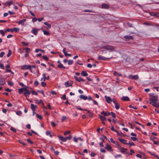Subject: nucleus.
I'll list each match as a JSON object with an SVG mask.
<instances>
[{
  "mask_svg": "<svg viewBox=\"0 0 159 159\" xmlns=\"http://www.w3.org/2000/svg\"><path fill=\"white\" fill-rule=\"evenodd\" d=\"M18 141H19V143H20L22 144L23 145H24V146L26 145V144L23 141H21V140H19Z\"/></svg>",
  "mask_w": 159,
  "mask_h": 159,
  "instance_id": "47",
  "label": "nucleus"
},
{
  "mask_svg": "<svg viewBox=\"0 0 159 159\" xmlns=\"http://www.w3.org/2000/svg\"><path fill=\"white\" fill-rule=\"evenodd\" d=\"M42 57L43 59H44L46 61H48V58L45 56H43Z\"/></svg>",
  "mask_w": 159,
  "mask_h": 159,
  "instance_id": "45",
  "label": "nucleus"
},
{
  "mask_svg": "<svg viewBox=\"0 0 159 159\" xmlns=\"http://www.w3.org/2000/svg\"><path fill=\"white\" fill-rule=\"evenodd\" d=\"M119 140L120 142L122 143H123L126 145H128L127 143H126L127 141L126 140H125L121 138H119Z\"/></svg>",
  "mask_w": 159,
  "mask_h": 159,
  "instance_id": "17",
  "label": "nucleus"
},
{
  "mask_svg": "<svg viewBox=\"0 0 159 159\" xmlns=\"http://www.w3.org/2000/svg\"><path fill=\"white\" fill-rule=\"evenodd\" d=\"M31 107L33 112H34V111H35V109L37 108V106L32 103L31 104Z\"/></svg>",
  "mask_w": 159,
  "mask_h": 159,
  "instance_id": "13",
  "label": "nucleus"
},
{
  "mask_svg": "<svg viewBox=\"0 0 159 159\" xmlns=\"http://www.w3.org/2000/svg\"><path fill=\"white\" fill-rule=\"evenodd\" d=\"M113 58L112 57H111L109 58L105 57L102 56H101L100 55H98V60H103L104 61L107 60L109 59L110 58Z\"/></svg>",
  "mask_w": 159,
  "mask_h": 159,
  "instance_id": "5",
  "label": "nucleus"
},
{
  "mask_svg": "<svg viewBox=\"0 0 159 159\" xmlns=\"http://www.w3.org/2000/svg\"><path fill=\"white\" fill-rule=\"evenodd\" d=\"M5 53L3 52H2L0 54V57H3V55H4Z\"/></svg>",
  "mask_w": 159,
  "mask_h": 159,
  "instance_id": "64",
  "label": "nucleus"
},
{
  "mask_svg": "<svg viewBox=\"0 0 159 159\" xmlns=\"http://www.w3.org/2000/svg\"><path fill=\"white\" fill-rule=\"evenodd\" d=\"M43 32L44 34L46 35H49L50 34L49 32L48 31H46L45 30H43Z\"/></svg>",
  "mask_w": 159,
  "mask_h": 159,
  "instance_id": "39",
  "label": "nucleus"
},
{
  "mask_svg": "<svg viewBox=\"0 0 159 159\" xmlns=\"http://www.w3.org/2000/svg\"><path fill=\"white\" fill-rule=\"evenodd\" d=\"M30 93V91H29V90L26 88L25 91L24 92V94L26 97V99L28 101H29V99L28 98L29 97V95Z\"/></svg>",
  "mask_w": 159,
  "mask_h": 159,
  "instance_id": "3",
  "label": "nucleus"
},
{
  "mask_svg": "<svg viewBox=\"0 0 159 159\" xmlns=\"http://www.w3.org/2000/svg\"><path fill=\"white\" fill-rule=\"evenodd\" d=\"M80 98L81 99H83L84 100H86L88 99L87 96H84L83 95H81L80 96Z\"/></svg>",
  "mask_w": 159,
  "mask_h": 159,
  "instance_id": "21",
  "label": "nucleus"
},
{
  "mask_svg": "<svg viewBox=\"0 0 159 159\" xmlns=\"http://www.w3.org/2000/svg\"><path fill=\"white\" fill-rule=\"evenodd\" d=\"M12 29H13V32L15 31L16 32H18L20 30V29L18 28H12Z\"/></svg>",
  "mask_w": 159,
  "mask_h": 159,
  "instance_id": "28",
  "label": "nucleus"
},
{
  "mask_svg": "<svg viewBox=\"0 0 159 159\" xmlns=\"http://www.w3.org/2000/svg\"><path fill=\"white\" fill-rule=\"evenodd\" d=\"M46 134L47 135H49V136L51 137H53V135H52V134H51V132L50 131H47L46 132Z\"/></svg>",
  "mask_w": 159,
  "mask_h": 159,
  "instance_id": "32",
  "label": "nucleus"
},
{
  "mask_svg": "<svg viewBox=\"0 0 159 159\" xmlns=\"http://www.w3.org/2000/svg\"><path fill=\"white\" fill-rule=\"evenodd\" d=\"M25 49L26 52L28 53L30 52V50L29 48H26Z\"/></svg>",
  "mask_w": 159,
  "mask_h": 159,
  "instance_id": "46",
  "label": "nucleus"
},
{
  "mask_svg": "<svg viewBox=\"0 0 159 159\" xmlns=\"http://www.w3.org/2000/svg\"><path fill=\"white\" fill-rule=\"evenodd\" d=\"M99 117L102 121L106 120V118L103 116L99 115Z\"/></svg>",
  "mask_w": 159,
  "mask_h": 159,
  "instance_id": "26",
  "label": "nucleus"
},
{
  "mask_svg": "<svg viewBox=\"0 0 159 159\" xmlns=\"http://www.w3.org/2000/svg\"><path fill=\"white\" fill-rule=\"evenodd\" d=\"M101 8L102 9H108L110 8V5L107 3H103L102 4Z\"/></svg>",
  "mask_w": 159,
  "mask_h": 159,
  "instance_id": "8",
  "label": "nucleus"
},
{
  "mask_svg": "<svg viewBox=\"0 0 159 159\" xmlns=\"http://www.w3.org/2000/svg\"><path fill=\"white\" fill-rule=\"evenodd\" d=\"M31 32L34 35H36L38 34V30L36 28H33L31 31Z\"/></svg>",
  "mask_w": 159,
  "mask_h": 159,
  "instance_id": "12",
  "label": "nucleus"
},
{
  "mask_svg": "<svg viewBox=\"0 0 159 159\" xmlns=\"http://www.w3.org/2000/svg\"><path fill=\"white\" fill-rule=\"evenodd\" d=\"M119 150L123 154H127L129 155H132V153H129V152H127V151L128 149L127 148H124L123 147L118 148Z\"/></svg>",
  "mask_w": 159,
  "mask_h": 159,
  "instance_id": "2",
  "label": "nucleus"
},
{
  "mask_svg": "<svg viewBox=\"0 0 159 159\" xmlns=\"http://www.w3.org/2000/svg\"><path fill=\"white\" fill-rule=\"evenodd\" d=\"M13 32V29H6L5 31V32Z\"/></svg>",
  "mask_w": 159,
  "mask_h": 159,
  "instance_id": "37",
  "label": "nucleus"
},
{
  "mask_svg": "<svg viewBox=\"0 0 159 159\" xmlns=\"http://www.w3.org/2000/svg\"><path fill=\"white\" fill-rule=\"evenodd\" d=\"M84 111H87L88 112V113H89V116L91 117H92L93 116V113L91 112H90V111L89 110H87V109H84Z\"/></svg>",
  "mask_w": 159,
  "mask_h": 159,
  "instance_id": "19",
  "label": "nucleus"
},
{
  "mask_svg": "<svg viewBox=\"0 0 159 159\" xmlns=\"http://www.w3.org/2000/svg\"><path fill=\"white\" fill-rule=\"evenodd\" d=\"M39 84V83L38 82V81L37 80H36L34 82V84L35 86H37Z\"/></svg>",
  "mask_w": 159,
  "mask_h": 159,
  "instance_id": "48",
  "label": "nucleus"
},
{
  "mask_svg": "<svg viewBox=\"0 0 159 159\" xmlns=\"http://www.w3.org/2000/svg\"><path fill=\"white\" fill-rule=\"evenodd\" d=\"M70 131H66L64 132V134L65 135H66L67 134H70Z\"/></svg>",
  "mask_w": 159,
  "mask_h": 159,
  "instance_id": "42",
  "label": "nucleus"
},
{
  "mask_svg": "<svg viewBox=\"0 0 159 159\" xmlns=\"http://www.w3.org/2000/svg\"><path fill=\"white\" fill-rule=\"evenodd\" d=\"M105 98L106 99L107 102L108 103H110L111 102H112V99L110 97H107V96H105Z\"/></svg>",
  "mask_w": 159,
  "mask_h": 159,
  "instance_id": "9",
  "label": "nucleus"
},
{
  "mask_svg": "<svg viewBox=\"0 0 159 159\" xmlns=\"http://www.w3.org/2000/svg\"><path fill=\"white\" fill-rule=\"evenodd\" d=\"M30 92V93H31L32 94V95H38V93L34 91H31Z\"/></svg>",
  "mask_w": 159,
  "mask_h": 159,
  "instance_id": "36",
  "label": "nucleus"
},
{
  "mask_svg": "<svg viewBox=\"0 0 159 159\" xmlns=\"http://www.w3.org/2000/svg\"><path fill=\"white\" fill-rule=\"evenodd\" d=\"M58 138L60 139L62 142H66V139L65 138H64L62 136H58Z\"/></svg>",
  "mask_w": 159,
  "mask_h": 159,
  "instance_id": "18",
  "label": "nucleus"
},
{
  "mask_svg": "<svg viewBox=\"0 0 159 159\" xmlns=\"http://www.w3.org/2000/svg\"><path fill=\"white\" fill-rule=\"evenodd\" d=\"M17 23L19 24H21L22 25H24V22L23 21L21 20H20L18 22H17Z\"/></svg>",
  "mask_w": 159,
  "mask_h": 159,
  "instance_id": "35",
  "label": "nucleus"
},
{
  "mask_svg": "<svg viewBox=\"0 0 159 159\" xmlns=\"http://www.w3.org/2000/svg\"><path fill=\"white\" fill-rule=\"evenodd\" d=\"M41 84L42 86L43 87H45L46 86V84L45 82H42Z\"/></svg>",
  "mask_w": 159,
  "mask_h": 159,
  "instance_id": "53",
  "label": "nucleus"
},
{
  "mask_svg": "<svg viewBox=\"0 0 159 159\" xmlns=\"http://www.w3.org/2000/svg\"><path fill=\"white\" fill-rule=\"evenodd\" d=\"M34 101L36 103L39 104L41 103V102H42V100L36 99L34 100Z\"/></svg>",
  "mask_w": 159,
  "mask_h": 159,
  "instance_id": "31",
  "label": "nucleus"
},
{
  "mask_svg": "<svg viewBox=\"0 0 159 159\" xmlns=\"http://www.w3.org/2000/svg\"><path fill=\"white\" fill-rule=\"evenodd\" d=\"M67 118L66 116H63L62 117V119H61V121L63 122L64 121L66 120Z\"/></svg>",
  "mask_w": 159,
  "mask_h": 159,
  "instance_id": "51",
  "label": "nucleus"
},
{
  "mask_svg": "<svg viewBox=\"0 0 159 159\" xmlns=\"http://www.w3.org/2000/svg\"><path fill=\"white\" fill-rule=\"evenodd\" d=\"M36 116L40 120H41L42 119V117L41 115H39L37 113H35Z\"/></svg>",
  "mask_w": 159,
  "mask_h": 159,
  "instance_id": "33",
  "label": "nucleus"
},
{
  "mask_svg": "<svg viewBox=\"0 0 159 159\" xmlns=\"http://www.w3.org/2000/svg\"><path fill=\"white\" fill-rule=\"evenodd\" d=\"M12 3H13V2L11 1H10L7 2L5 3V4H7V6H10L12 4Z\"/></svg>",
  "mask_w": 159,
  "mask_h": 159,
  "instance_id": "30",
  "label": "nucleus"
},
{
  "mask_svg": "<svg viewBox=\"0 0 159 159\" xmlns=\"http://www.w3.org/2000/svg\"><path fill=\"white\" fill-rule=\"evenodd\" d=\"M120 105L118 103L115 105V108L117 110H118L120 108Z\"/></svg>",
  "mask_w": 159,
  "mask_h": 159,
  "instance_id": "44",
  "label": "nucleus"
},
{
  "mask_svg": "<svg viewBox=\"0 0 159 159\" xmlns=\"http://www.w3.org/2000/svg\"><path fill=\"white\" fill-rule=\"evenodd\" d=\"M8 84L9 85L11 86H13L14 85L13 83L11 81H9L8 82Z\"/></svg>",
  "mask_w": 159,
  "mask_h": 159,
  "instance_id": "59",
  "label": "nucleus"
},
{
  "mask_svg": "<svg viewBox=\"0 0 159 159\" xmlns=\"http://www.w3.org/2000/svg\"><path fill=\"white\" fill-rule=\"evenodd\" d=\"M128 145L129 144L130 145H134L135 144L134 143L132 142H129V143H127Z\"/></svg>",
  "mask_w": 159,
  "mask_h": 159,
  "instance_id": "61",
  "label": "nucleus"
},
{
  "mask_svg": "<svg viewBox=\"0 0 159 159\" xmlns=\"http://www.w3.org/2000/svg\"><path fill=\"white\" fill-rule=\"evenodd\" d=\"M5 31L4 32L3 30H0V33L2 34V36H4L5 35Z\"/></svg>",
  "mask_w": 159,
  "mask_h": 159,
  "instance_id": "40",
  "label": "nucleus"
},
{
  "mask_svg": "<svg viewBox=\"0 0 159 159\" xmlns=\"http://www.w3.org/2000/svg\"><path fill=\"white\" fill-rule=\"evenodd\" d=\"M105 148L108 151L112 152L113 150L112 149V147L109 144H107L106 145V146L105 147Z\"/></svg>",
  "mask_w": 159,
  "mask_h": 159,
  "instance_id": "7",
  "label": "nucleus"
},
{
  "mask_svg": "<svg viewBox=\"0 0 159 159\" xmlns=\"http://www.w3.org/2000/svg\"><path fill=\"white\" fill-rule=\"evenodd\" d=\"M61 98L64 100H65L66 99V95L65 94L63 95L62 97Z\"/></svg>",
  "mask_w": 159,
  "mask_h": 159,
  "instance_id": "57",
  "label": "nucleus"
},
{
  "mask_svg": "<svg viewBox=\"0 0 159 159\" xmlns=\"http://www.w3.org/2000/svg\"><path fill=\"white\" fill-rule=\"evenodd\" d=\"M21 43L23 44V45H24L25 46H27L29 44L28 43H26L25 42H21Z\"/></svg>",
  "mask_w": 159,
  "mask_h": 159,
  "instance_id": "58",
  "label": "nucleus"
},
{
  "mask_svg": "<svg viewBox=\"0 0 159 159\" xmlns=\"http://www.w3.org/2000/svg\"><path fill=\"white\" fill-rule=\"evenodd\" d=\"M156 101H153L152 103V105L154 107H159V103H157L156 102Z\"/></svg>",
  "mask_w": 159,
  "mask_h": 159,
  "instance_id": "16",
  "label": "nucleus"
},
{
  "mask_svg": "<svg viewBox=\"0 0 159 159\" xmlns=\"http://www.w3.org/2000/svg\"><path fill=\"white\" fill-rule=\"evenodd\" d=\"M101 114H102L104 116H109L110 115V113L108 112H105L104 111H103L101 113Z\"/></svg>",
  "mask_w": 159,
  "mask_h": 159,
  "instance_id": "14",
  "label": "nucleus"
},
{
  "mask_svg": "<svg viewBox=\"0 0 159 159\" xmlns=\"http://www.w3.org/2000/svg\"><path fill=\"white\" fill-rule=\"evenodd\" d=\"M102 48L111 51H113L114 50V48L113 46L109 45L104 46Z\"/></svg>",
  "mask_w": 159,
  "mask_h": 159,
  "instance_id": "4",
  "label": "nucleus"
},
{
  "mask_svg": "<svg viewBox=\"0 0 159 159\" xmlns=\"http://www.w3.org/2000/svg\"><path fill=\"white\" fill-rule=\"evenodd\" d=\"M121 100L124 101H129V99L128 97L124 96L121 98Z\"/></svg>",
  "mask_w": 159,
  "mask_h": 159,
  "instance_id": "20",
  "label": "nucleus"
},
{
  "mask_svg": "<svg viewBox=\"0 0 159 159\" xmlns=\"http://www.w3.org/2000/svg\"><path fill=\"white\" fill-rule=\"evenodd\" d=\"M6 83L5 80L0 77V85H3Z\"/></svg>",
  "mask_w": 159,
  "mask_h": 159,
  "instance_id": "11",
  "label": "nucleus"
},
{
  "mask_svg": "<svg viewBox=\"0 0 159 159\" xmlns=\"http://www.w3.org/2000/svg\"><path fill=\"white\" fill-rule=\"evenodd\" d=\"M11 50H9L8 51V53L7 54V57H9L11 55Z\"/></svg>",
  "mask_w": 159,
  "mask_h": 159,
  "instance_id": "41",
  "label": "nucleus"
},
{
  "mask_svg": "<svg viewBox=\"0 0 159 159\" xmlns=\"http://www.w3.org/2000/svg\"><path fill=\"white\" fill-rule=\"evenodd\" d=\"M27 141L29 143H30L31 144H33L34 143V142L30 140L29 139H27Z\"/></svg>",
  "mask_w": 159,
  "mask_h": 159,
  "instance_id": "62",
  "label": "nucleus"
},
{
  "mask_svg": "<svg viewBox=\"0 0 159 159\" xmlns=\"http://www.w3.org/2000/svg\"><path fill=\"white\" fill-rule=\"evenodd\" d=\"M128 78L129 79H133L134 80H137L139 79V76L138 75H129L128 77Z\"/></svg>",
  "mask_w": 159,
  "mask_h": 159,
  "instance_id": "6",
  "label": "nucleus"
},
{
  "mask_svg": "<svg viewBox=\"0 0 159 159\" xmlns=\"http://www.w3.org/2000/svg\"><path fill=\"white\" fill-rule=\"evenodd\" d=\"M57 67L59 68H62L63 69H65L66 67L63 66V65L61 64V63H60V64L58 65L57 66Z\"/></svg>",
  "mask_w": 159,
  "mask_h": 159,
  "instance_id": "29",
  "label": "nucleus"
},
{
  "mask_svg": "<svg viewBox=\"0 0 159 159\" xmlns=\"http://www.w3.org/2000/svg\"><path fill=\"white\" fill-rule=\"evenodd\" d=\"M66 140H70L72 138V136L71 135H70L68 137H66Z\"/></svg>",
  "mask_w": 159,
  "mask_h": 159,
  "instance_id": "52",
  "label": "nucleus"
},
{
  "mask_svg": "<svg viewBox=\"0 0 159 159\" xmlns=\"http://www.w3.org/2000/svg\"><path fill=\"white\" fill-rule=\"evenodd\" d=\"M151 15L153 16H156L159 17V13L153 12L151 13Z\"/></svg>",
  "mask_w": 159,
  "mask_h": 159,
  "instance_id": "25",
  "label": "nucleus"
},
{
  "mask_svg": "<svg viewBox=\"0 0 159 159\" xmlns=\"http://www.w3.org/2000/svg\"><path fill=\"white\" fill-rule=\"evenodd\" d=\"M153 143L154 144L157 145L159 144V142L156 141L154 140H153Z\"/></svg>",
  "mask_w": 159,
  "mask_h": 159,
  "instance_id": "60",
  "label": "nucleus"
},
{
  "mask_svg": "<svg viewBox=\"0 0 159 159\" xmlns=\"http://www.w3.org/2000/svg\"><path fill=\"white\" fill-rule=\"evenodd\" d=\"M26 88H23L18 89V92L20 94L22 93L23 92H24Z\"/></svg>",
  "mask_w": 159,
  "mask_h": 159,
  "instance_id": "15",
  "label": "nucleus"
},
{
  "mask_svg": "<svg viewBox=\"0 0 159 159\" xmlns=\"http://www.w3.org/2000/svg\"><path fill=\"white\" fill-rule=\"evenodd\" d=\"M124 38L126 40H128L129 39L133 40L134 39L133 37L130 35H125L124 37Z\"/></svg>",
  "mask_w": 159,
  "mask_h": 159,
  "instance_id": "10",
  "label": "nucleus"
},
{
  "mask_svg": "<svg viewBox=\"0 0 159 159\" xmlns=\"http://www.w3.org/2000/svg\"><path fill=\"white\" fill-rule=\"evenodd\" d=\"M65 85L66 87H69V84L68 81L66 82L65 83Z\"/></svg>",
  "mask_w": 159,
  "mask_h": 159,
  "instance_id": "49",
  "label": "nucleus"
},
{
  "mask_svg": "<svg viewBox=\"0 0 159 159\" xmlns=\"http://www.w3.org/2000/svg\"><path fill=\"white\" fill-rule=\"evenodd\" d=\"M81 75L83 76H87L88 74L85 71H83L81 73Z\"/></svg>",
  "mask_w": 159,
  "mask_h": 159,
  "instance_id": "22",
  "label": "nucleus"
},
{
  "mask_svg": "<svg viewBox=\"0 0 159 159\" xmlns=\"http://www.w3.org/2000/svg\"><path fill=\"white\" fill-rule=\"evenodd\" d=\"M111 114V116L113 117V118H115L116 117V116L115 114L113 112H111L110 113V114Z\"/></svg>",
  "mask_w": 159,
  "mask_h": 159,
  "instance_id": "54",
  "label": "nucleus"
},
{
  "mask_svg": "<svg viewBox=\"0 0 159 159\" xmlns=\"http://www.w3.org/2000/svg\"><path fill=\"white\" fill-rule=\"evenodd\" d=\"M10 130L13 131L14 133L16 132V130L15 128L13 127H11L10 128Z\"/></svg>",
  "mask_w": 159,
  "mask_h": 159,
  "instance_id": "43",
  "label": "nucleus"
},
{
  "mask_svg": "<svg viewBox=\"0 0 159 159\" xmlns=\"http://www.w3.org/2000/svg\"><path fill=\"white\" fill-rule=\"evenodd\" d=\"M24 67L26 69H30L31 72H32V70L31 69V66L30 65H25L24 66Z\"/></svg>",
  "mask_w": 159,
  "mask_h": 159,
  "instance_id": "24",
  "label": "nucleus"
},
{
  "mask_svg": "<svg viewBox=\"0 0 159 159\" xmlns=\"http://www.w3.org/2000/svg\"><path fill=\"white\" fill-rule=\"evenodd\" d=\"M73 63V60H70L68 61V63L69 65H72Z\"/></svg>",
  "mask_w": 159,
  "mask_h": 159,
  "instance_id": "34",
  "label": "nucleus"
},
{
  "mask_svg": "<svg viewBox=\"0 0 159 159\" xmlns=\"http://www.w3.org/2000/svg\"><path fill=\"white\" fill-rule=\"evenodd\" d=\"M102 141L101 142L100 144L99 145L101 147H103L104 146L103 144V143L104 142V140L102 139Z\"/></svg>",
  "mask_w": 159,
  "mask_h": 159,
  "instance_id": "50",
  "label": "nucleus"
},
{
  "mask_svg": "<svg viewBox=\"0 0 159 159\" xmlns=\"http://www.w3.org/2000/svg\"><path fill=\"white\" fill-rule=\"evenodd\" d=\"M44 24L46 25L47 26L46 28L47 29H49L51 27V25L49 24L47 22H44Z\"/></svg>",
  "mask_w": 159,
  "mask_h": 159,
  "instance_id": "23",
  "label": "nucleus"
},
{
  "mask_svg": "<svg viewBox=\"0 0 159 159\" xmlns=\"http://www.w3.org/2000/svg\"><path fill=\"white\" fill-rule=\"evenodd\" d=\"M131 139L133 141H136L138 139L137 138L133 137H131Z\"/></svg>",
  "mask_w": 159,
  "mask_h": 159,
  "instance_id": "56",
  "label": "nucleus"
},
{
  "mask_svg": "<svg viewBox=\"0 0 159 159\" xmlns=\"http://www.w3.org/2000/svg\"><path fill=\"white\" fill-rule=\"evenodd\" d=\"M16 114L17 115L20 116V115H21V114H22V112L21 111H19L16 112Z\"/></svg>",
  "mask_w": 159,
  "mask_h": 159,
  "instance_id": "55",
  "label": "nucleus"
},
{
  "mask_svg": "<svg viewBox=\"0 0 159 159\" xmlns=\"http://www.w3.org/2000/svg\"><path fill=\"white\" fill-rule=\"evenodd\" d=\"M51 124L52 126V127H55L56 125L55 123L53 121H52L51 122Z\"/></svg>",
  "mask_w": 159,
  "mask_h": 159,
  "instance_id": "63",
  "label": "nucleus"
},
{
  "mask_svg": "<svg viewBox=\"0 0 159 159\" xmlns=\"http://www.w3.org/2000/svg\"><path fill=\"white\" fill-rule=\"evenodd\" d=\"M83 11L84 12H90L95 13V12H94V11H92L90 10H84Z\"/></svg>",
  "mask_w": 159,
  "mask_h": 159,
  "instance_id": "38",
  "label": "nucleus"
},
{
  "mask_svg": "<svg viewBox=\"0 0 159 159\" xmlns=\"http://www.w3.org/2000/svg\"><path fill=\"white\" fill-rule=\"evenodd\" d=\"M149 99L150 101H152L150 102L149 103L152 104V102L153 101H158V96L155 95L153 93H150L149 94Z\"/></svg>",
  "mask_w": 159,
  "mask_h": 159,
  "instance_id": "1",
  "label": "nucleus"
},
{
  "mask_svg": "<svg viewBox=\"0 0 159 159\" xmlns=\"http://www.w3.org/2000/svg\"><path fill=\"white\" fill-rule=\"evenodd\" d=\"M43 77L41 78V81L43 80V81H45V80L46 79V74L45 73H44L43 74Z\"/></svg>",
  "mask_w": 159,
  "mask_h": 159,
  "instance_id": "27",
  "label": "nucleus"
}]
</instances>
